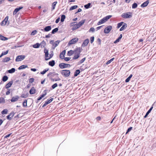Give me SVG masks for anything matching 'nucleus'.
Segmentation results:
<instances>
[{"instance_id":"f257e3e1","label":"nucleus","mask_w":156,"mask_h":156,"mask_svg":"<svg viewBox=\"0 0 156 156\" xmlns=\"http://www.w3.org/2000/svg\"><path fill=\"white\" fill-rule=\"evenodd\" d=\"M44 52L45 53V59L46 61L50 59L53 56V52L49 55L48 50L46 48L44 49Z\"/></svg>"},{"instance_id":"f03ea898","label":"nucleus","mask_w":156,"mask_h":156,"mask_svg":"<svg viewBox=\"0 0 156 156\" xmlns=\"http://www.w3.org/2000/svg\"><path fill=\"white\" fill-rule=\"evenodd\" d=\"M81 52V49L80 48H78L75 50V52L74 53V55L73 58V59H77L80 57V55Z\"/></svg>"},{"instance_id":"7ed1b4c3","label":"nucleus","mask_w":156,"mask_h":156,"mask_svg":"<svg viewBox=\"0 0 156 156\" xmlns=\"http://www.w3.org/2000/svg\"><path fill=\"white\" fill-rule=\"evenodd\" d=\"M112 16V15H108L103 18V19L100 20L97 23L98 25H100L105 23L107 21L111 18Z\"/></svg>"},{"instance_id":"20e7f679","label":"nucleus","mask_w":156,"mask_h":156,"mask_svg":"<svg viewBox=\"0 0 156 156\" xmlns=\"http://www.w3.org/2000/svg\"><path fill=\"white\" fill-rule=\"evenodd\" d=\"M132 13L130 12H125L122 14V17L125 19L130 18L132 16Z\"/></svg>"},{"instance_id":"39448f33","label":"nucleus","mask_w":156,"mask_h":156,"mask_svg":"<svg viewBox=\"0 0 156 156\" xmlns=\"http://www.w3.org/2000/svg\"><path fill=\"white\" fill-rule=\"evenodd\" d=\"M61 73L64 76L68 77L70 75V72L69 70H64L62 71Z\"/></svg>"},{"instance_id":"423d86ee","label":"nucleus","mask_w":156,"mask_h":156,"mask_svg":"<svg viewBox=\"0 0 156 156\" xmlns=\"http://www.w3.org/2000/svg\"><path fill=\"white\" fill-rule=\"evenodd\" d=\"M59 67L61 69H63L67 67H69L70 66V64H66L63 63H60L59 64Z\"/></svg>"},{"instance_id":"0eeeda50","label":"nucleus","mask_w":156,"mask_h":156,"mask_svg":"<svg viewBox=\"0 0 156 156\" xmlns=\"http://www.w3.org/2000/svg\"><path fill=\"white\" fill-rule=\"evenodd\" d=\"M25 58V56L24 55H20L17 56L16 59V61L17 62L21 61L23 60Z\"/></svg>"},{"instance_id":"6e6552de","label":"nucleus","mask_w":156,"mask_h":156,"mask_svg":"<svg viewBox=\"0 0 156 156\" xmlns=\"http://www.w3.org/2000/svg\"><path fill=\"white\" fill-rule=\"evenodd\" d=\"M78 38L77 37L73 38L69 41L68 44L70 45L71 44H74L78 41Z\"/></svg>"},{"instance_id":"1a4fd4ad","label":"nucleus","mask_w":156,"mask_h":156,"mask_svg":"<svg viewBox=\"0 0 156 156\" xmlns=\"http://www.w3.org/2000/svg\"><path fill=\"white\" fill-rule=\"evenodd\" d=\"M59 42L60 41H56L55 43H53V41H51L50 43L52 44V48L54 49L58 45Z\"/></svg>"},{"instance_id":"9d476101","label":"nucleus","mask_w":156,"mask_h":156,"mask_svg":"<svg viewBox=\"0 0 156 156\" xmlns=\"http://www.w3.org/2000/svg\"><path fill=\"white\" fill-rule=\"evenodd\" d=\"M112 29L111 26H108L105 28L104 30V32L105 34L108 33Z\"/></svg>"},{"instance_id":"9b49d317","label":"nucleus","mask_w":156,"mask_h":156,"mask_svg":"<svg viewBox=\"0 0 156 156\" xmlns=\"http://www.w3.org/2000/svg\"><path fill=\"white\" fill-rule=\"evenodd\" d=\"M9 19L8 16H6L4 20L1 22V25L2 26H5L7 23Z\"/></svg>"},{"instance_id":"f8f14e48","label":"nucleus","mask_w":156,"mask_h":156,"mask_svg":"<svg viewBox=\"0 0 156 156\" xmlns=\"http://www.w3.org/2000/svg\"><path fill=\"white\" fill-rule=\"evenodd\" d=\"M51 29V26H48L45 27L44 30L42 29V31H44L45 32H48L50 31Z\"/></svg>"},{"instance_id":"ddd939ff","label":"nucleus","mask_w":156,"mask_h":156,"mask_svg":"<svg viewBox=\"0 0 156 156\" xmlns=\"http://www.w3.org/2000/svg\"><path fill=\"white\" fill-rule=\"evenodd\" d=\"M23 7H20L19 8H16L14 11L13 12V15H14L16 14V13L20 9L23 8Z\"/></svg>"},{"instance_id":"4468645a","label":"nucleus","mask_w":156,"mask_h":156,"mask_svg":"<svg viewBox=\"0 0 156 156\" xmlns=\"http://www.w3.org/2000/svg\"><path fill=\"white\" fill-rule=\"evenodd\" d=\"M149 2V0H147L146 1L144 2L140 6L142 8H143L147 6V5L148 4Z\"/></svg>"},{"instance_id":"2eb2a0df","label":"nucleus","mask_w":156,"mask_h":156,"mask_svg":"<svg viewBox=\"0 0 156 156\" xmlns=\"http://www.w3.org/2000/svg\"><path fill=\"white\" fill-rule=\"evenodd\" d=\"M89 40L88 39H86L84 41L83 43L82 44V46L83 47H85L89 43Z\"/></svg>"},{"instance_id":"dca6fc26","label":"nucleus","mask_w":156,"mask_h":156,"mask_svg":"<svg viewBox=\"0 0 156 156\" xmlns=\"http://www.w3.org/2000/svg\"><path fill=\"white\" fill-rule=\"evenodd\" d=\"M66 53V51L64 50L60 54L59 57L60 58L63 59L64 58V55Z\"/></svg>"},{"instance_id":"f3484780","label":"nucleus","mask_w":156,"mask_h":156,"mask_svg":"<svg viewBox=\"0 0 156 156\" xmlns=\"http://www.w3.org/2000/svg\"><path fill=\"white\" fill-rule=\"evenodd\" d=\"M14 115V113L13 112H12L10 114L7 116V118L8 119L10 120L12 118Z\"/></svg>"},{"instance_id":"a211bd4d","label":"nucleus","mask_w":156,"mask_h":156,"mask_svg":"<svg viewBox=\"0 0 156 156\" xmlns=\"http://www.w3.org/2000/svg\"><path fill=\"white\" fill-rule=\"evenodd\" d=\"M19 98V97L18 96H16L12 98L11 100L12 102H15L17 101Z\"/></svg>"},{"instance_id":"6ab92c4d","label":"nucleus","mask_w":156,"mask_h":156,"mask_svg":"<svg viewBox=\"0 0 156 156\" xmlns=\"http://www.w3.org/2000/svg\"><path fill=\"white\" fill-rule=\"evenodd\" d=\"M85 20H81L79 22L78 24H77V25L79 27H80L85 22Z\"/></svg>"},{"instance_id":"aec40b11","label":"nucleus","mask_w":156,"mask_h":156,"mask_svg":"<svg viewBox=\"0 0 156 156\" xmlns=\"http://www.w3.org/2000/svg\"><path fill=\"white\" fill-rule=\"evenodd\" d=\"M13 83L12 81H11L9 82L5 86V88L6 89H8L11 87Z\"/></svg>"},{"instance_id":"412c9836","label":"nucleus","mask_w":156,"mask_h":156,"mask_svg":"<svg viewBox=\"0 0 156 156\" xmlns=\"http://www.w3.org/2000/svg\"><path fill=\"white\" fill-rule=\"evenodd\" d=\"M35 90H36L34 88V87H32L30 90V93L31 94H33L35 93Z\"/></svg>"},{"instance_id":"4be33fe9","label":"nucleus","mask_w":156,"mask_h":156,"mask_svg":"<svg viewBox=\"0 0 156 156\" xmlns=\"http://www.w3.org/2000/svg\"><path fill=\"white\" fill-rule=\"evenodd\" d=\"M153 108V107L152 106L151 108L149 109V110L146 113V115L144 116V118H146L147 117L148 115L149 114V113L151 112V111L152 110Z\"/></svg>"},{"instance_id":"5701e85b","label":"nucleus","mask_w":156,"mask_h":156,"mask_svg":"<svg viewBox=\"0 0 156 156\" xmlns=\"http://www.w3.org/2000/svg\"><path fill=\"white\" fill-rule=\"evenodd\" d=\"M127 27V24L126 23L124 24L120 28V31H121L123 30L124 29H126Z\"/></svg>"},{"instance_id":"b1692460","label":"nucleus","mask_w":156,"mask_h":156,"mask_svg":"<svg viewBox=\"0 0 156 156\" xmlns=\"http://www.w3.org/2000/svg\"><path fill=\"white\" fill-rule=\"evenodd\" d=\"M75 52V50L74 51L70 50L68 51L67 55L68 56H70L74 54Z\"/></svg>"},{"instance_id":"393cba45","label":"nucleus","mask_w":156,"mask_h":156,"mask_svg":"<svg viewBox=\"0 0 156 156\" xmlns=\"http://www.w3.org/2000/svg\"><path fill=\"white\" fill-rule=\"evenodd\" d=\"M28 66L27 65H22L20 66L18 68V69L21 70L24 69L26 68H27Z\"/></svg>"},{"instance_id":"a878e982","label":"nucleus","mask_w":156,"mask_h":156,"mask_svg":"<svg viewBox=\"0 0 156 156\" xmlns=\"http://www.w3.org/2000/svg\"><path fill=\"white\" fill-rule=\"evenodd\" d=\"M49 65L51 66H53L55 64V62L54 60H52L51 61H50L48 63Z\"/></svg>"},{"instance_id":"bb28decb","label":"nucleus","mask_w":156,"mask_h":156,"mask_svg":"<svg viewBox=\"0 0 156 156\" xmlns=\"http://www.w3.org/2000/svg\"><path fill=\"white\" fill-rule=\"evenodd\" d=\"M15 69L14 68H12L11 69L8 70V72L10 73H12L15 72Z\"/></svg>"},{"instance_id":"cd10ccee","label":"nucleus","mask_w":156,"mask_h":156,"mask_svg":"<svg viewBox=\"0 0 156 156\" xmlns=\"http://www.w3.org/2000/svg\"><path fill=\"white\" fill-rule=\"evenodd\" d=\"M39 44H40V46H41V48H43L46 45V43L45 42L42 41L41 43Z\"/></svg>"},{"instance_id":"c85d7f7f","label":"nucleus","mask_w":156,"mask_h":156,"mask_svg":"<svg viewBox=\"0 0 156 156\" xmlns=\"http://www.w3.org/2000/svg\"><path fill=\"white\" fill-rule=\"evenodd\" d=\"M132 76H133L132 74L130 75V76L126 80V82L127 83L129 82V81L131 78L132 77Z\"/></svg>"},{"instance_id":"c756f323","label":"nucleus","mask_w":156,"mask_h":156,"mask_svg":"<svg viewBox=\"0 0 156 156\" xmlns=\"http://www.w3.org/2000/svg\"><path fill=\"white\" fill-rule=\"evenodd\" d=\"M40 46V44L38 43H37L36 44L33 45V47L34 48H38Z\"/></svg>"},{"instance_id":"7c9ffc66","label":"nucleus","mask_w":156,"mask_h":156,"mask_svg":"<svg viewBox=\"0 0 156 156\" xmlns=\"http://www.w3.org/2000/svg\"><path fill=\"white\" fill-rule=\"evenodd\" d=\"M79 28V27L78 26V25H77V23H76V24H75V25H74V26L72 27V30H74L77 29H78Z\"/></svg>"},{"instance_id":"2f4dec72","label":"nucleus","mask_w":156,"mask_h":156,"mask_svg":"<svg viewBox=\"0 0 156 156\" xmlns=\"http://www.w3.org/2000/svg\"><path fill=\"white\" fill-rule=\"evenodd\" d=\"M10 60V58L9 57H7L5 58L3 60V61L4 62H7L9 61Z\"/></svg>"},{"instance_id":"473e14b6","label":"nucleus","mask_w":156,"mask_h":156,"mask_svg":"<svg viewBox=\"0 0 156 156\" xmlns=\"http://www.w3.org/2000/svg\"><path fill=\"white\" fill-rule=\"evenodd\" d=\"M5 102L4 98L2 97L0 98V103H4Z\"/></svg>"},{"instance_id":"72a5a7b5","label":"nucleus","mask_w":156,"mask_h":156,"mask_svg":"<svg viewBox=\"0 0 156 156\" xmlns=\"http://www.w3.org/2000/svg\"><path fill=\"white\" fill-rule=\"evenodd\" d=\"M57 2H55L53 3L52 4V10H53L54 9H55V7L56 6V5L57 4Z\"/></svg>"},{"instance_id":"f704fd0d","label":"nucleus","mask_w":156,"mask_h":156,"mask_svg":"<svg viewBox=\"0 0 156 156\" xmlns=\"http://www.w3.org/2000/svg\"><path fill=\"white\" fill-rule=\"evenodd\" d=\"M80 73V71L79 70H77L74 73V76H77Z\"/></svg>"},{"instance_id":"c9c22d12","label":"nucleus","mask_w":156,"mask_h":156,"mask_svg":"<svg viewBox=\"0 0 156 156\" xmlns=\"http://www.w3.org/2000/svg\"><path fill=\"white\" fill-rule=\"evenodd\" d=\"M0 39L2 40H7V38L2 35H0Z\"/></svg>"},{"instance_id":"e433bc0d","label":"nucleus","mask_w":156,"mask_h":156,"mask_svg":"<svg viewBox=\"0 0 156 156\" xmlns=\"http://www.w3.org/2000/svg\"><path fill=\"white\" fill-rule=\"evenodd\" d=\"M8 79V77L7 76H4L2 78V80L4 82H5Z\"/></svg>"},{"instance_id":"4c0bfd02","label":"nucleus","mask_w":156,"mask_h":156,"mask_svg":"<svg viewBox=\"0 0 156 156\" xmlns=\"http://www.w3.org/2000/svg\"><path fill=\"white\" fill-rule=\"evenodd\" d=\"M78 7V6L77 5H74L73 6L70 7V8L69 9L70 10H72L73 9H76Z\"/></svg>"},{"instance_id":"58836bf2","label":"nucleus","mask_w":156,"mask_h":156,"mask_svg":"<svg viewBox=\"0 0 156 156\" xmlns=\"http://www.w3.org/2000/svg\"><path fill=\"white\" fill-rule=\"evenodd\" d=\"M66 16L65 15H62L61 16V21L63 22L64 21L65 19Z\"/></svg>"},{"instance_id":"ea45409f","label":"nucleus","mask_w":156,"mask_h":156,"mask_svg":"<svg viewBox=\"0 0 156 156\" xmlns=\"http://www.w3.org/2000/svg\"><path fill=\"white\" fill-rule=\"evenodd\" d=\"M8 112V110L7 109H4L2 112V114L3 115L6 114Z\"/></svg>"},{"instance_id":"a19ab883","label":"nucleus","mask_w":156,"mask_h":156,"mask_svg":"<svg viewBox=\"0 0 156 156\" xmlns=\"http://www.w3.org/2000/svg\"><path fill=\"white\" fill-rule=\"evenodd\" d=\"M58 30V29L57 28H55L54 29H53L51 32L52 34H55L56 32H57Z\"/></svg>"},{"instance_id":"79ce46f5","label":"nucleus","mask_w":156,"mask_h":156,"mask_svg":"<svg viewBox=\"0 0 156 156\" xmlns=\"http://www.w3.org/2000/svg\"><path fill=\"white\" fill-rule=\"evenodd\" d=\"M137 7V4L136 3H134L132 6V8L133 9H135Z\"/></svg>"},{"instance_id":"37998d69","label":"nucleus","mask_w":156,"mask_h":156,"mask_svg":"<svg viewBox=\"0 0 156 156\" xmlns=\"http://www.w3.org/2000/svg\"><path fill=\"white\" fill-rule=\"evenodd\" d=\"M48 69H45L41 73V74H44L46 73L48 70Z\"/></svg>"},{"instance_id":"c03bdc74","label":"nucleus","mask_w":156,"mask_h":156,"mask_svg":"<svg viewBox=\"0 0 156 156\" xmlns=\"http://www.w3.org/2000/svg\"><path fill=\"white\" fill-rule=\"evenodd\" d=\"M27 100H25L23 102V106L24 107H26L27 106Z\"/></svg>"},{"instance_id":"a18cd8bd","label":"nucleus","mask_w":156,"mask_h":156,"mask_svg":"<svg viewBox=\"0 0 156 156\" xmlns=\"http://www.w3.org/2000/svg\"><path fill=\"white\" fill-rule=\"evenodd\" d=\"M123 23V22H121L120 23H118L117 25V28H118L120 27L122 25V24Z\"/></svg>"},{"instance_id":"49530a36","label":"nucleus","mask_w":156,"mask_h":156,"mask_svg":"<svg viewBox=\"0 0 156 156\" xmlns=\"http://www.w3.org/2000/svg\"><path fill=\"white\" fill-rule=\"evenodd\" d=\"M114 58H113L110 60H108L106 63V64L108 65L110 64L111 62H112L114 59Z\"/></svg>"},{"instance_id":"de8ad7c7","label":"nucleus","mask_w":156,"mask_h":156,"mask_svg":"<svg viewBox=\"0 0 156 156\" xmlns=\"http://www.w3.org/2000/svg\"><path fill=\"white\" fill-rule=\"evenodd\" d=\"M77 23L76 22H73L70 23V26L71 27H73L75 25L76 23Z\"/></svg>"},{"instance_id":"09e8293b","label":"nucleus","mask_w":156,"mask_h":156,"mask_svg":"<svg viewBox=\"0 0 156 156\" xmlns=\"http://www.w3.org/2000/svg\"><path fill=\"white\" fill-rule=\"evenodd\" d=\"M60 80H61L60 78L58 77L56 79H52V80L53 81H57Z\"/></svg>"},{"instance_id":"8fccbe9b","label":"nucleus","mask_w":156,"mask_h":156,"mask_svg":"<svg viewBox=\"0 0 156 156\" xmlns=\"http://www.w3.org/2000/svg\"><path fill=\"white\" fill-rule=\"evenodd\" d=\"M90 3H88V4L84 5V7L86 9H88L90 7Z\"/></svg>"},{"instance_id":"3c124183","label":"nucleus","mask_w":156,"mask_h":156,"mask_svg":"<svg viewBox=\"0 0 156 156\" xmlns=\"http://www.w3.org/2000/svg\"><path fill=\"white\" fill-rule=\"evenodd\" d=\"M57 86V83H55L52 86V87L53 89H54Z\"/></svg>"},{"instance_id":"603ef678","label":"nucleus","mask_w":156,"mask_h":156,"mask_svg":"<svg viewBox=\"0 0 156 156\" xmlns=\"http://www.w3.org/2000/svg\"><path fill=\"white\" fill-rule=\"evenodd\" d=\"M53 100V98H51L50 100H48L46 101L47 103H48V104L50 103Z\"/></svg>"},{"instance_id":"864d4df0","label":"nucleus","mask_w":156,"mask_h":156,"mask_svg":"<svg viewBox=\"0 0 156 156\" xmlns=\"http://www.w3.org/2000/svg\"><path fill=\"white\" fill-rule=\"evenodd\" d=\"M94 30H95V29H94V28L93 27H91L90 29V30H89V31L90 32H94Z\"/></svg>"},{"instance_id":"5fc2aeb1","label":"nucleus","mask_w":156,"mask_h":156,"mask_svg":"<svg viewBox=\"0 0 156 156\" xmlns=\"http://www.w3.org/2000/svg\"><path fill=\"white\" fill-rule=\"evenodd\" d=\"M37 33V31L36 30L33 31L31 33V35H34Z\"/></svg>"},{"instance_id":"6e6d98bb","label":"nucleus","mask_w":156,"mask_h":156,"mask_svg":"<svg viewBox=\"0 0 156 156\" xmlns=\"http://www.w3.org/2000/svg\"><path fill=\"white\" fill-rule=\"evenodd\" d=\"M44 94H43L42 95H41V96L42 97V98L44 97L47 94V92L46 90H44Z\"/></svg>"},{"instance_id":"4d7b16f0","label":"nucleus","mask_w":156,"mask_h":156,"mask_svg":"<svg viewBox=\"0 0 156 156\" xmlns=\"http://www.w3.org/2000/svg\"><path fill=\"white\" fill-rule=\"evenodd\" d=\"M94 37H92L90 38V43H92L94 41Z\"/></svg>"},{"instance_id":"13d9d810","label":"nucleus","mask_w":156,"mask_h":156,"mask_svg":"<svg viewBox=\"0 0 156 156\" xmlns=\"http://www.w3.org/2000/svg\"><path fill=\"white\" fill-rule=\"evenodd\" d=\"M34 81V78H30V79H29V82L30 83H32Z\"/></svg>"},{"instance_id":"bf43d9fd","label":"nucleus","mask_w":156,"mask_h":156,"mask_svg":"<svg viewBox=\"0 0 156 156\" xmlns=\"http://www.w3.org/2000/svg\"><path fill=\"white\" fill-rule=\"evenodd\" d=\"M85 60V58H83L82 59H81L80 62V63H83Z\"/></svg>"},{"instance_id":"052dcab7","label":"nucleus","mask_w":156,"mask_h":156,"mask_svg":"<svg viewBox=\"0 0 156 156\" xmlns=\"http://www.w3.org/2000/svg\"><path fill=\"white\" fill-rule=\"evenodd\" d=\"M70 58L69 57H66L64 58V60L65 61H69L70 59Z\"/></svg>"},{"instance_id":"680f3d73","label":"nucleus","mask_w":156,"mask_h":156,"mask_svg":"<svg viewBox=\"0 0 156 156\" xmlns=\"http://www.w3.org/2000/svg\"><path fill=\"white\" fill-rule=\"evenodd\" d=\"M132 128V127H130L128 129H127V132L126 133H127L128 132L130 131L131 130Z\"/></svg>"},{"instance_id":"e2e57ef3","label":"nucleus","mask_w":156,"mask_h":156,"mask_svg":"<svg viewBox=\"0 0 156 156\" xmlns=\"http://www.w3.org/2000/svg\"><path fill=\"white\" fill-rule=\"evenodd\" d=\"M120 40V39H119L118 38L114 42V43H116L119 42Z\"/></svg>"},{"instance_id":"0e129e2a","label":"nucleus","mask_w":156,"mask_h":156,"mask_svg":"<svg viewBox=\"0 0 156 156\" xmlns=\"http://www.w3.org/2000/svg\"><path fill=\"white\" fill-rule=\"evenodd\" d=\"M48 104V103L47 102V101H46L45 103L44 104V105H43L42 107H45V106H46Z\"/></svg>"},{"instance_id":"69168bd1","label":"nucleus","mask_w":156,"mask_h":156,"mask_svg":"<svg viewBox=\"0 0 156 156\" xmlns=\"http://www.w3.org/2000/svg\"><path fill=\"white\" fill-rule=\"evenodd\" d=\"M48 104V103L47 102V101H46L45 103L44 104V105H43L42 107H45V106H46Z\"/></svg>"},{"instance_id":"338daca9","label":"nucleus","mask_w":156,"mask_h":156,"mask_svg":"<svg viewBox=\"0 0 156 156\" xmlns=\"http://www.w3.org/2000/svg\"><path fill=\"white\" fill-rule=\"evenodd\" d=\"M48 104V103L47 102V101H46L45 103L44 104V105H43L42 107H45V106H46Z\"/></svg>"},{"instance_id":"774afa93","label":"nucleus","mask_w":156,"mask_h":156,"mask_svg":"<svg viewBox=\"0 0 156 156\" xmlns=\"http://www.w3.org/2000/svg\"><path fill=\"white\" fill-rule=\"evenodd\" d=\"M48 104V103L47 102V101H46L45 103L44 104V105H43L42 107H45V106H46Z\"/></svg>"}]
</instances>
